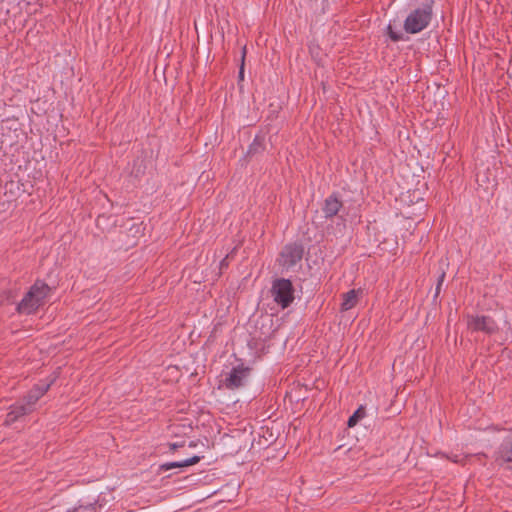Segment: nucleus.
Segmentation results:
<instances>
[{"label": "nucleus", "mask_w": 512, "mask_h": 512, "mask_svg": "<svg viewBox=\"0 0 512 512\" xmlns=\"http://www.w3.org/2000/svg\"><path fill=\"white\" fill-rule=\"evenodd\" d=\"M52 288L43 280H36L17 304L16 311L23 315L35 314L49 297Z\"/></svg>", "instance_id": "nucleus-1"}, {"label": "nucleus", "mask_w": 512, "mask_h": 512, "mask_svg": "<svg viewBox=\"0 0 512 512\" xmlns=\"http://www.w3.org/2000/svg\"><path fill=\"white\" fill-rule=\"evenodd\" d=\"M245 54H246V50L244 48L243 49V55H242V65H241L240 70H239V78L240 79H243V77H244V58H245Z\"/></svg>", "instance_id": "nucleus-18"}, {"label": "nucleus", "mask_w": 512, "mask_h": 512, "mask_svg": "<svg viewBox=\"0 0 512 512\" xmlns=\"http://www.w3.org/2000/svg\"><path fill=\"white\" fill-rule=\"evenodd\" d=\"M434 0H421L420 4L407 15L403 28L409 34L423 31L431 22Z\"/></svg>", "instance_id": "nucleus-2"}, {"label": "nucleus", "mask_w": 512, "mask_h": 512, "mask_svg": "<svg viewBox=\"0 0 512 512\" xmlns=\"http://www.w3.org/2000/svg\"><path fill=\"white\" fill-rule=\"evenodd\" d=\"M366 415L365 407L360 406L348 419L347 425L348 427L355 426L359 420L364 418Z\"/></svg>", "instance_id": "nucleus-14"}, {"label": "nucleus", "mask_w": 512, "mask_h": 512, "mask_svg": "<svg viewBox=\"0 0 512 512\" xmlns=\"http://www.w3.org/2000/svg\"><path fill=\"white\" fill-rule=\"evenodd\" d=\"M251 369L243 365L233 367L227 377L223 380V385L230 390L239 389L245 385L246 379Z\"/></svg>", "instance_id": "nucleus-6"}, {"label": "nucleus", "mask_w": 512, "mask_h": 512, "mask_svg": "<svg viewBox=\"0 0 512 512\" xmlns=\"http://www.w3.org/2000/svg\"><path fill=\"white\" fill-rule=\"evenodd\" d=\"M360 290L352 289L343 294V301L341 303V310L348 311L356 306L358 303V296Z\"/></svg>", "instance_id": "nucleus-11"}, {"label": "nucleus", "mask_w": 512, "mask_h": 512, "mask_svg": "<svg viewBox=\"0 0 512 512\" xmlns=\"http://www.w3.org/2000/svg\"><path fill=\"white\" fill-rule=\"evenodd\" d=\"M200 459H201L200 456L195 455V456L185 459L183 461L165 463L160 466V470L168 471L173 468H182V467L191 466V465L197 464L200 461Z\"/></svg>", "instance_id": "nucleus-12"}, {"label": "nucleus", "mask_w": 512, "mask_h": 512, "mask_svg": "<svg viewBox=\"0 0 512 512\" xmlns=\"http://www.w3.org/2000/svg\"><path fill=\"white\" fill-rule=\"evenodd\" d=\"M343 208V202L340 200L337 193L329 195L322 205V212L326 219H331L337 215Z\"/></svg>", "instance_id": "nucleus-8"}, {"label": "nucleus", "mask_w": 512, "mask_h": 512, "mask_svg": "<svg viewBox=\"0 0 512 512\" xmlns=\"http://www.w3.org/2000/svg\"><path fill=\"white\" fill-rule=\"evenodd\" d=\"M295 289L292 282L286 278H276L273 280L270 294L274 302L281 309L288 308L295 299Z\"/></svg>", "instance_id": "nucleus-3"}, {"label": "nucleus", "mask_w": 512, "mask_h": 512, "mask_svg": "<svg viewBox=\"0 0 512 512\" xmlns=\"http://www.w3.org/2000/svg\"><path fill=\"white\" fill-rule=\"evenodd\" d=\"M53 380L49 383L41 382L36 384L23 398V403L30 406V409H34L36 402L49 390Z\"/></svg>", "instance_id": "nucleus-9"}, {"label": "nucleus", "mask_w": 512, "mask_h": 512, "mask_svg": "<svg viewBox=\"0 0 512 512\" xmlns=\"http://www.w3.org/2000/svg\"><path fill=\"white\" fill-rule=\"evenodd\" d=\"M467 328L472 332H483L487 335L495 334L498 331L496 321L487 315H467Z\"/></svg>", "instance_id": "nucleus-4"}, {"label": "nucleus", "mask_w": 512, "mask_h": 512, "mask_svg": "<svg viewBox=\"0 0 512 512\" xmlns=\"http://www.w3.org/2000/svg\"><path fill=\"white\" fill-rule=\"evenodd\" d=\"M97 502L89 503L87 505H79L71 509V512H96Z\"/></svg>", "instance_id": "nucleus-15"}, {"label": "nucleus", "mask_w": 512, "mask_h": 512, "mask_svg": "<svg viewBox=\"0 0 512 512\" xmlns=\"http://www.w3.org/2000/svg\"><path fill=\"white\" fill-rule=\"evenodd\" d=\"M445 276H446L445 272L442 271V273L438 277V281H437V285H436V289H435V297H437L441 291V287L444 282Z\"/></svg>", "instance_id": "nucleus-17"}, {"label": "nucleus", "mask_w": 512, "mask_h": 512, "mask_svg": "<svg viewBox=\"0 0 512 512\" xmlns=\"http://www.w3.org/2000/svg\"><path fill=\"white\" fill-rule=\"evenodd\" d=\"M68 512H71L70 510Z\"/></svg>", "instance_id": "nucleus-21"}, {"label": "nucleus", "mask_w": 512, "mask_h": 512, "mask_svg": "<svg viewBox=\"0 0 512 512\" xmlns=\"http://www.w3.org/2000/svg\"><path fill=\"white\" fill-rule=\"evenodd\" d=\"M227 257L228 256H226L224 259L221 260V262H220L221 269L228 266Z\"/></svg>", "instance_id": "nucleus-19"}, {"label": "nucleus", "mask_w": 512, "mask_h": 512, "mask_svg": "<svg viewBox=\"0 0 512 512\" xmlns=\"http://www.w3.org/2000/svg\"><path fill=\"white\" fill-rule=\"evenodd\" d=\"M387 32H388V35L390 37V39L393 41V42H399L401 40H403V35L402 33H399V32H396L392 29V26L391 25H388L387 27Z\"/></svg>", "instance_id": "nucleus-16"}, {"label": "nucleus", "mask_w": 512, "mask_h": 512, "mask_svg": "<svg viewBox=\"0 0 512 512\" xmlns=\"http://www.w3.org/2000/svg\"><path fill=\"white\" fill-rule=\"evenodd\" d=\"M304 246L301 243H290L284 246L280 253V264L289 269L302 260Z\"/></svg>", "instance_id": "nucleus-5"}, {"label": "nucleus", "mask_w": 512, "mask_h": 512, "mask_svg": "<svg viewBox=\"0 0 512 512\" xmlns=\"http://www.w3.org/2000/svg\"><path fill=\"white\" fill-rule=\"evenodd\" d=\"M493 457L498 465L512 469V434L503 439Z\"/></svg>", "instance_id": "nucleus-7"}, {"label": "nucleus", "mask_w": 512, "mask_h": 512, "mask_svg": "<svg viewBox=\"0 0 512 512\" xmlns=\"http://www.w3.org/2000/svg\"><path fill=\"white\" fill-rule=\"evenodd\" d=\"M179 447H183V444H178V443H172V444H170V449H171L172 451L176 450V449H177V448H179Z\"/></svg>", "instance_id": "nucleus-20"}, {"label": "nucleus", "mask_w": 512, "mask_h": 512, "mask_svg": "<svg viewBox=\"0 0 512 512\" xmlns=\"http://www.w3.org/2000/svg\"><path fill=\"white\" fill-rule=\"evenodd\" d=\"M264 149H265L264 137L257 135L254 138L253 142L250 144V146L247 150V155H249V156L255 155V154L263 151Z\"/></svg>", "instance_id": "nucleus-13"}, {"label": "nucleus", "mask_w": 512, "mask_h": 512, "mask_svg": "<svg viewBox=\"0 0 512 512\" xmlns=\"http://www.w3.org/2000/svg\"><path fill=\"white\" fill-rule=\"evenodd\" d=\"M32 412V409H30V406L25 405L23 402L15 403L10 407V411L7 413L4 424L6 426L12 425L15 423L19 418L30 414Z\"/></svg>", "instance_id": "nucleus-10"}]
</instances>
